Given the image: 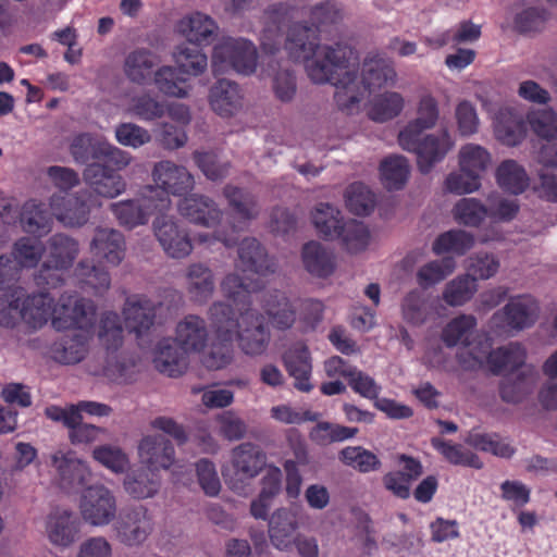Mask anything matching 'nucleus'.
Segmentation results:
<instances>
[{
  "instance_id": "nucleus-1",
  "label": "nucleus",
  "mask_w": 557,
  "mask_h": 557,
  "mask_svg": "<svg viewBox=\"0 0 557 557\" xmlns=\"http://www.w3.org/2000/svg\"><path fill=\"white\" fill-rule=\"evenodd\" d=\"M285 50L289 58L304 64L310 81L335 86V102L347 113L357 112L372 90L397 82V73L388 60L368 58L359 69L358 55L349 46L323 41L312 28L302 25L290 28Z\"/></svg>"
},
{
  "instance_id": "nucleus-2",
  "label": "nucleus",
  "mask_w": 557,
  "mask_h": 557,
  "mask_svg": "<svg viewBox=\"0 0 557 557\" xmlns=\"http://www.w3.org/2000/svg\"><path fill=\"white\" fill-rule=\"evenodd\" d=\"M237 268L246 273L245 280L236 273H230L221 282L223 295L235 308L224 302H215L210 308L215 337L203 360L209 369H222L232 361V343L235 337L242 351L249 356L262 355L270 342V333L261 315L250 307L249 293L256 286L249 281L253 274L273 273L276 264L268 258L257 239L245 238L239 245Z\"/></svg>"
},
{
  "instance_id": "nucleus-3",
  "label": "nucleus",
  "mask_w": 557,
  "mask_h": 557,
  "mask_svg": "<svg viewBox=\"0 0 557 557\" xmlns=\"http://www.w3.org/2000/svg\"><path fill=\"white\" fill-rule=\"evenodd\" d=\"M473 360H465L467 369L486 368L495 373L513 372L523 367L521 377L517 381L507 380L500 388L502 397L509 403H518L533 389L535 370L525 366L527 351L518 343H511L497 350H491V343L484 339L475 348Z\"/></svg>"
},
{
  "instance_id": "nucleus-4",
  "label": "nucleus",
  "mask_w": 557,
  "mask_h": 557,
  "mask_svg": "<svg viewBox=\"0 0 557 557\" xmlns=\"http://www.w3.org/2000/svg\"><path fill=\"white\" fill-rule=\"evenodd\" d=\"M211 66L214 74L234 71L250 75L257 67V49L251 41L244 38H223L213 48Z\"/></svg>"
},
{
  "instance_id": "nucleus-5",
  "label": "nucleus",
  "mask_w": 557,
  "mask_h": 557,
  "mask_svg": "<svg viewBox=\"0 0 557 557\" xmlns=\"http://www.w3.org/2000/svg\"><path fill=\"white\" fill-rule=\"evenodd\" d=\"M264 453L251 443L236 446L231 453V467L223 470L228 486L238 494H246L249 481L265 466Z\"/></svg>"
},
{
  "instance_id": "nucleus-6",
  "label": "nucleus",
  "mask_w": 557,
  "mask_h": 557,
  "mask_svg": "<svg viewBox=\"0 0 557 557\" xmlns=\"http://www.w3.org/2000/svg\"><path fill=\"white\" fill-rule=\"evenodd\" d=\"M158 191L152 186L143 188L136 198L113 202L110 208L119 223L125 227L134 228L144 225L156 212L168 210L171 199L159 197L154 199Z\"/></svg>"
},
{
  "instance_id": "nucleus-7",
  "label": "nucleus",
  "mask_w": 557,
  "mask_h": 557,
  "mask_svg": "<svg viewBox=\"0 0 557 557\" xmlns=\"http://www.w3.org/2000/svg\"><path fill=\"white\" fill-rule=\"evenodd\" d=\"M81 519L88 525L103 528L116 518L117 500L109 487L101 483L83 490L78 499Z\"/></svg>"
},
{
  "instance_id": "nucleus-8",
  "label": "nucleus",
  "mask_w": 557,
  "mask_h": 557,
  "mask_svg": "<svg viewBox=\"0 0 557 557\" xmlns=\"http://www.w3.org/2000/svg\"><path fill=\"white\" fill-rule=\"evenodd\" d=\"M411 140L412 144L408 146L403 143V139H397V143L401 149L417 156V165L423 174L429 173L436 163L443 161L456 144L447 127L435 133L412 136Z\"/></svg>"
},
{
  "instance_id": "nucleus-9",
  "label": "nucleus",
  "mask_w": 557,
  "mask_h": 557,
  "mask_svg": "<svg viewBox=\"0 0 557 557\" xmlns=\"http://www.w3.org/2000/svg\"><path fill=\"white\" fill-rule=\"evenodd\" d=\"M479 100L492 122L496 140L509 147L519 145L525 136V128L518 112L490 98L479 97Z\"/></svg>"
},
{
  "instance_id": "nucleus-10",
  "label": "nucleus",
  "mask_w": 557,
  "mask_h": 557,
  "mask_svg": "<svg viewBox=\"0 0 557 557\" xmlns=\"http://www.w3.org/2000/svg\"><path fill=\"white\" fill-rule=\"evenodd\" d=\"M50 459L53 469V482L65 493L77 491L92 478V470L88 462L78 458L71 450H57Z\"/></svg>"
},
{
  "instance_id": "nucleus-11",
  "label": "nucleus",
  "mask_w": 557,
  "mask_h": 557,
  "mask_svg": "<svg viewBox=\"0 0 557 557\" xmlns=\"http://www.w3.org/2000/svg\"><path fill=\"white\" fill-rule=\"evenodd\" d=\"M95 317L96 308L91 301L76 295H62L55 302L53 327L88 332L94 329Z\"/></svg>"
},
{
  "instance_id": "nucleus-12",
  "label": "nucleus",
  "mask_w": 557,
  "mask_h": 557,
  "mask_svg": "<svg viewBox=\"0 0 557 557\" xmlns=\"http://www.w3.org/2000/svg\"><path fill=\"white\" fill-rule=\"evenodd\" d=\"M539 312V304L531 295H519L493 314L491 325L499 331H521L536 322Z\"/></svg>"
},
{
  "instance_id": "nucleus-13",
  "label": "nucleus",
  "mask_w": 557,
  "mask_h": 557,
  "mask_svg": "<svg viewBox=\"0 0 557 557\" xmlns=\"http://www.w3.org/2000/svg\"><path fill=\"white\" fill-rule=\"evenodd\" d=\"M98 339L107 355L106 375L114 381L123 376V366L120 362V349L123 345L124 335L120 318L114 312L104 313L98 326Z\"/></svg>"
},
{
  "instance_id": "nucleus-14",
  "label": "nucleus",
  "mask_w": 557,
  "mask_h": 557,
  "mask_svg": "<svg viewBox=\"0 0 557 557\" xmlns=\"http://www.w3.org/2000/svg\"><path fill=\"white\" fill-rule=\"evenodd\" d=\"M154 189L158 194L154 199L159 197H166L169 195L180 196L194 189L195 180L191 173L182 165L175 164L172 161H160L153 165L151 172Z\"/></svg>"
},
{
  "instance_id": "nucleus-15",
  "label": "nucleus",
  "mask_w": 557,
  "mask_h": 557,
  "mask_svg": "<svg viewBox=\"0 0 557 557\" xmlns=\"http://www.w3.org/2000/svg\"><path fill=\"white\" fill-rule=\"evenodd\" d=\"M151 531L152 522L144 506L123 510L114 523L116 539L128 547L141 545Z\"/></svg>"
},
{
  "instance_id": "nucleus-16",
  "label": "nucleus",
  "mask_w": 557,
  "mask_h": 557,
  "mask_svg": "<svg viewBox=\"0 0 557 557\" xmlns=\"http://www.w3.org/2000/svg\"><path fill=\"white\" fill-rule=\"evenodd\" d=\"M101 202L92 196L54 195L50 199L52 214L66 226H81L88 221L91 208L100 207Z\"/></svg>"
},
{
  "instance_id": "nucleus-17",
  "label": "nucleus",
  "mask_w": 557,
  "mask_h": 557,
  "mask_svg": "<svg viewBox=\"0 0 557 557\" xmlns=\"http://www.w3.org/2000/svg\"><path fill=\"white\" fill-rule=\"evenodd\" d=\"M46 536L57 547L67 548L79 537L81 521L70 508H55L46 519Z\"/></svg>"
},
{
  "instance_id": "nucleus-18",
  "label": "nucleus",
  "mask_w": 557,
  "mask_h": 557,
  "mask_svg": "<svg viewBox=\"0 0 557 557\" xmlns=\"http://www.w3.org/2000/svg\"><path fill=\"white\" fill-rule=\"evenodd\" d=\"M441 110L436 98L425 92L418 99L414 109V117L409 120L400 129L397 139L408 146L412 144V136L422 135L424 132L433 129L440 120Z\"/></svg>"
},
{
  "instance_id": "nucleus-19",
  "label": "nucleus",
  "mask_w": 557,
  "mask_h": 557,
  "mask_svg": "<svg viewBox=\"0 0 557 557\" xmlns=\"http://www.w3.org/2000/svg\"><path fill=\"white\" fill-rule=\"evenodd\" d=\"M154 235L165 253L171 258H185L193 245L186 230L172 218H157L153 222Z\"/></svg>"
},
{
  "instance_id": "nucleus-20",
  "label": "nucleus",
  "mask_w": 557,
  "mask_h": 557,
  "mask_svg": "<svg viewBox=\"0 0 557 557\" xmlns=\"http://www.w3.org/2000/svg\"><path fill=\"white\" fill-rule=\"evenodd\" d=\"M177 211L189 223L208 228L216 226L223 216V211L213 199L196 194L181 199Z\"/></svg>"
},
{
  "instance_id": "nucleus-21",
  "label": "nucleus",
  "mask_w": 557,
  "mask_h": 557,
  "mask_svg": "<svg viewBox=\"0 0 557 557\" xmlns=\"http://www.w3.org/2000/svg\"><path fill=\"white\" fill-rule=\"evenodd\" d=\"M83 177L88 187L86 195L92 196L98 201H100L99 198H115L126 190V182L121 175L99 164L88 165Z\"/></svg>"
},
{
  "instance_id": "nucleus-22",
  "label": "nucleus",
  "mask_w": 557,
  "mask_h": 557,
  "mask_svg": "<svg viewBox=\"0 0 557 557\" xmlns=\"http://www.w3.org/2000/svg\"><path fill=\"white\" fill-rule=\"evenodd\" d=\"M78 253L77 243L62 234L52 236L49 240V256L44 264L41 273L42 280L48 285H55L59 275L50 271H61L67 269Z\"/></svg>"
},
{
  "instance_id": "nucleus-23",
  "label": "nucleus",
  "mask_w": 557,
  "mask_h": 557,
  "mask_svg": "<svg viewBox=\"0 0 557 557\" xmlns=\"http://www.w3.org/2000/svg\"><path fill=\"white\" fill-rule=\"evenodd\" d=\"M301 509L297 507L277 508L269 518V536L278 550L292 547L293 534L300 527Z\"/></svg>"
},
{
  "instance_id": "nucleus-24",
  "label": "nucleus",
  "mask_w": 557,
  "mask_h": 557,
  "mask_svg": "<svg viewBox=\"0 0 557 557\" xmlns=\"http://www.w3.org/2000/svg\"><path fill=\"white\" fill-rule=\"evenodd\" d=\"M138 458L151 472L169 469L174 462V448L162 435H146L138 444Z\"/></svg>"
},
{
  "instance_id": "nucleus-25",
  "label": "nucleus",
  "mask_w": 557,
  "mask_h": 557,
  "mask_svg": "<svg viewBox=\"0 0 557 557\" xmlns=\"http://www.w3.org/2000/svg\"><path fill=\"white\" fill-rule=\"evenodd\" d=\"M176 33L189 44L209 45L218 35V24L208 14L193 12L183 16L175 25Z\"/></svg>"
},
{
  "instance_id": "nucleus-26",
  "label": "nucleus",
  "mask_w": 557,
  "mask_h": 557,
  "mask_svg": "<svg viewBox=\"0 0 557 557\" xmlns=\"http://www.w3.org/2000/svg\"><path fill=\"white\" fill-rule=\"evenodd\" d=\"M45 413L52 421L62 422L69 429V437L73 444H90L107 435L106 429L83 423V417H78L75 411L65 416L61 407L49 406Z\"/></svg>"
},
{
  "instance_id": "nucleus-27",
  "label": "nucleus",
  "mask_w": 557,
  "mask_h": 557,
  "mask_svg": "<svg viewBox=\"0 0 557 557\" xmlns=\"http://www.w3.org/2000/svg\"><path fill=\"white\" fill-rule=\"evenodd\" d=\"M476 329V319L472 314H459L448 321L446 325L442 330L441 338L444 344L448 347L455 346H463L467 348V352L469 358H462V363L465 364V360H473V354L478 350L475 349L480 343H472L473 335Z\"/></svg>"
},
{
  "instance_id": "nucleus-28",
  "label": "nucleus",
  "mask_w": 557,
  "mask_h": 557,
  "mask_svg": "<svg viewBox=\"0 0 557 557\" xmlns=\"http://www.w3.org/2000/svg\"><path fill=\"white\" fill-rule=\"evenodd\" d=\"M154 368L169 376L181 375L188 367V355L177 346L174 338H163L154 347Z\"/></svg>"
},
{
  "instance_id": "nucleus-29",
  "label": "nucleus",
  "mask_w": 557,
  "mask_h": 557,
  "mask_svg": "<svg viewBox=\"0 0 557 557\" xmlns=\"http://www.w3.org/2000/svg\"><path fill=\"white\" fill-rule=\"evenodd\" d=\"M209 104L222 117H231L243 109V94L238 85L226 81H218L210 89Z\"/></svg>"
},
{
  "instance_id": "nucleus-30",
  "label": "nucleus",
  "mask_w": 557,
  "mask_h": 557,
  "mask_svg": "<svg viewBox=\"0 0 557 557\" xmlns=\"http://www.w3.org/2000/svg\"><path fill=\"white\" fill-rule=\"evenodd\" d=\"M208 341L206 322L198 315H187L175 327L174 342L189 356L200 352Z\"/></svg>"
},
{
  "instance_id": "nucleus-31",
  "label": "nucleus",
  "mask_w": 557,
  "mask_h": 557,
  "mask_svg": "<svg viewBox=\"0 0 557 557\" xmlns=\"http://www.w3.org/2000/svg\"><path fill=\"white\" fill-rule=\"evenodd\" d=\"M94 256L110 265H119L125 256L123 235L113 228H98L90 244Z\"/></svg>"
},
{
  "instance_id": "nucleus-32",
  "label": "nucleus",
  "mask_w": 557,
  "mask_h": 557,
  "mask_svg": "<svg viewBox=\"0 0 557 557\" xmlns=\"http://www.w3.org/2000/svg\"><path fill=\"white\" fill-rule=\"evenodd\" d=\"M283 361L289 375L295 380V387L301 392L311 391L312 364L307 346L301 343L293 345L285 351Z\"/></svg>"
},
{
  "instance_id": "nucleus-33",
  "label": "nucleus",
  "mask_w": 557,
  "mask_h": 557,
  "mask_svg": "<svg viewBox=\"0 0 557 557\" xmlns=\"http://www.w3.org/2000/svg\"><path fill=\"white\" fill-rule=\"evenodd\" d=\"M55 301L48 294L28 296L21 302V319L33 331L39 330L50 320L53 325Z\"/></svg>"
},
{
  "instance_id": "nucleus-34",
  "label": "nucleus",
  "mask_w": 557,
  "mask_h": 557,
  "mask_svg": "<svg viewBox=\"0 0 557 557\" xmlns=\"http://www.w3.org/2000/svg\"><path fill=\"white\" fill-rule=\"evenodd\" d=\"M94 331H76L72 336L64 337L53 344L51 348L52 358L63 364H75L85 359L89 352Z\"/></svg>"
},
{
  "instance_id": "nucleus-35",
  "label": "nucleus",
  "mask_w": 557,
  "mask_h": 557,
  "mask_svg": "<svg viewBox=\"0 0 557 557\" xmlns=\"http://www.w3.org/2000/svg\"><path fill=\"white\" fill-rule=\"evenodd\" d=\"M123 314L128 331L139 337L153 325L156 306L145 297L134 296L125 302Z\"/></svg>"
},
{
  "instance_id": "nucleus-36",
  "label": "nucleus",
  "mask_w": 557,
  "mask_h": 557,
  "mask_svg": "<svg viewBox=\"0 0 557 557\" xmlns=\"http://www.w3.org/2000/svg\"><path fill=\"white\" fill-rule=\"evenodd\" d=\"M159 63L160 59L154 52L136 49L126 55L123 71L132 83L145 85L153 78L154 69Z\"/></svg>"
},
{
  "instance_id": "nucleus-37",
  "label": "nucleus",
  "mask_w": 557,
  "mask_h": 557,
  "mask_svg": "<svg viewBox=\"0 0 557 557\" xmlns=\"http://www.w3.org/2000/svg\"><path fill=\"white\" fill-rule=\"evenodd\" d=\"M457 160L459 170L470 173L481 181L492 168L493 156L486 147L467 143L460 146Z\"/></svg>"
},
{
  "instance_id": "nucleus-38",
  "label": "nucleus",
  "mask_w": 557,
  "mask_h": 557,
  "mask_svg": "<svg viewBox=\"0 0 557 557\" xmlns=\"http://www.w3.org/2000/svg\"><path fill=\"white\" fill-rule=\"evenodd\" d=\"M262 309L272 325L280 330L290 327L296 320V308L281 292L273 290L262 295Z\"/></svg>"
},
{
  "instance_id": "nucleus-39",
  "label": "nucleus",
  "mask_w": 557,
  "mask_h": 557,
  "mask_svg": "<svg viewBox=\"0 0 557 557\" xmlns=\"http://www.w3.org/2000/svg\"><path fill=\"white\" fill-rule=\"evenodd\" d=\"M186 289L195 302H206L215 288L214 276L210 268L201 263H193L186 270Z\"/></svg>"
},
{
  "instance_id": "nucleus-40",
  "label": "nucleus",
  "mask_w": 557,
  "mask_h": 557,
  "mask_svg": "<svg viewBox=\"0 0 557 557\" xmlns=\"http://www.w3.org/2000/svg\"><path fill=\"white\" fill-rule=\"evenodd\" d=\"M406 107L405 97L397 91H384L374 95L369 101L368 116L377 123L397 117Z\"/></svg>"
},
{
  "instance_id": "nucleus-41",
  "label": "nucleus",
  "mask_w": 557,
  "mask_h": 557,
  "mask_svg": "<svg viewBox=\"0 0 557 557\" xmlns=\"http://www.w3.org/2000/svg\"><path fill=\"white\" fill-rule=\"evenodd\" d=\"M18 223L24 232L44 236L51 230L52 216L44 203L29 200L21 209Z\"/></svg>"
},
{
  "instance_id": "nucleus-42",
  "label": "nucleus",
  "mask_w": 557,
  "mask_h": 557,
  "mask_svg": "<svg viewBox=\"0 0 557 557\" xmlns=\"http://www.w3.org/2000/svg\"><path fill=\"white\" fill-rule=\"evenodd\" d=\"M172 59L180 74L196 77L206 72L208 67L207 54L197 47L180 44L172 51Z\"/></svg>"
},
{
  "instance_id": "nucleus-43",
  "label": "nucleus",
  "mask_w": 557,
  "mask_h": 557,
  "mask_svg": "<svg viewBox=\"0 0 557 557\" xmlns=\"http://www.w3.org/2000/svg\"><path fill=\"white\" fill-rule=\"evenodd\" d=\"M306 270L318 277H326L334 272V255L318 242L307 243L301 252Z\"/></svg>"
},
{
  "instance_id": "nucleus-44",
  "label": "nucleus",
  "mask_w": 557,
  "mask_h": 557,
  "mask_svg": "<svg viewBox=\"0 0 557 557\" xmlns=\"http://www.w3.org/2000/svg\"><path fill=\"white\" fill-rule=\"evenodd\" d=\"M152 81L159 91L169 97L185 98L191 89L188 78L180 74L176 66H160L156 70Z\"/></svg>"
},
{
  "instance_id": "nucleus-45",
  "label": "nucleus",
  "mask_w": 557,
  "mask_h": 557,
  "mask_svg": "<svg viewBox=\"0 0 557 557\" xmlns=\"http://www.w3.org/2000/svg\"><path fill=\"white\" fill-rule=\"evenodd\" d=\"M380 180L385 188L397 190L405 186L410 174L408 160L400 154L384 158L379 166Z\"/></svg>"
},
{
  "instance_id": "nucleus-46",
  "label": "nucleus",
  "mask_w": 557,
  "mask_h": 557,
  "mask_svg": "<svg viewBox=\"0 0 557 557\" xmlns=\"http://www.w3.org/2000/svg\"><path fill=\"white\" fill-rule=\"evenodd\" d=\"M496 182L504 190L518 195L528 188L530 178L520 163L507 159L500 162L496 169Z\"/></svg>"
},
{
  "instance_id": "nucleus-47",
  "label": "nucleus",
  "mask_w": 557,
  "mask_h": 557,
  "mask_svg": "<svg viewBox=\"0 0 557 557\" xmlns=\"http://www.w3.org/2000/svg\"><path fill=\"white\" fill-rule=\"evenodd\" d=\"M311 221L319 234L326 238H337L345 224L338 208L321 202L311 212Z\"/></svg>"
},
{
  "instance_id": "nucleus-48",
  "label": "nucleus",
  "mask_w": 557,
  "mask_h": 557,
  "mask_svg": "<svg viewBox=\"0 0 557 557\" xmlns=\"http://www.w3.org/2000/svg\"><path fill=\"white\" fill-rule=\"evenodd\" d=\"M123 488L135 499H147L158 494L160 481L154 472L149 470L132 472L124 478Z\"/></svg>"
},
{
  "instance_id": "nucleus-49",
  "label": "nucleus",
  "mask_w": 557,
  "mask_h": 557,
  "mask_svg": "<svg viewBox=\"0 0 557 557\" xmlns=\"http://www.w3.org/2000/svg\"><path fill=\"white\" fill-rule=\"evenodd\" d=\"M45 247L41 242L30 237H21L14 242L10 257L22 271L38 264L42 258Z\"/></svg>"
},
{
  "instance_id": "nucleus-50",
  "label": "nucleus",
  "mask_w": 557,
  "mask_h": 557,
  "mask_svg": "<svg viewBox=\"0 0 557 557\" xmlns=\"http://www.w3.org/2000/svg\"><path fill=\"white\" fill-rule=\"evenodd\" d=\"M126 112L144 122L161 119L166 111L163 102L149 92L132 97L126 106Z\"/></svg>"
},
{
  "instance_id": "nucleus-51",
  "label": "nucleus",
  "mask_w": 557,
  "mask_h": 557,
  "mask_svg": "<svg viewBox=\"0 0 557 557\" xmlns=\"http://www.w3.org/2000/svg\"><path fill=\"white\" fill-rule=\"evenodd\" d=\"M346 208L356 215H369L376 206L374 193L362 183L350 184L344 194Z\"/></svg>"
},
{
  "instance_id": "nucleus-52",
  "label": "nucleus",
  "mask_w": 557,
  "mask_h": 557,
  "mask_svg": "<svg viewBox=\"0 0 557 557\" xmlns=\"http://www.w3.org/2000/svg\"><path fill=\"white\" fill-rule=\"evenodd\" d=\"M91 457L114 474L125 473L131 467L128 455L116 445H98L92 449Z\"/></svg>"
},
{
  "instance_id": "nucleus-53",
  "label": "nucleus",
  "mask_w": 557,
  "mask_h": 557,
  "mask_svg": "<svg viewBox=\"0 0 557 557\" xmlns=\"http://www.w3.org/2000/svg\"><path fill=\"white\" fill-rule=\"evenodd\" d=\"M432 446L443 456L449 463L457 466L471 467L474 469L482 468L480 458L465 449L461 445L445 441L441 437L432 438Z\"/></svg>"
},
{
  "instance_id": "nucleus-54",
  "label": "nucleus",
  "mask_w": 557,
  "mask_h": 557,
  "mask_svg": "<svg viewBox=\"0 0 557 557\" xmlns=\"http://www.w3.org/2000/svg\"><path fill=\"white\" fill-rule=\"evenodd\" d=\"M451 214L457 223L478 227L487 218V208L476 198H461L453 207Z\"/></svg>"
},
{
  "instance_id": "nucleus-55",
  "label": "nucleus",
  "mask_w": 557,
  "mask_h": 557,
  "mask_svg": "<svg viewBox=\"0 0 557 557\" xmlns=\"http://www.w3.org/2000/svg\"><path fill=\"white\" fill-rule=\"evenodd\" d=\"M337 238H341L344 248L349 253H359L369 247L371 234L364 223L349 220L345 222Z\"/></svg>"
},
{
  "instance_id": "nucleus-56",
  "label": "nucleus",
  "mask_w": 557,
  "mask_h": 557,
  "mask_svg": "<svg viewBox=\"0 0 557 557\" xmlns=\"http://www.w3.org/2000/svg\"><path fill=\"white\" fill-rule=\"evenodd\" d=\"M478 286L470 275H459L449 281L443 292L444 301L451 307L467 304L476 293Z\"/></svg>"
},
{
  "instance_id": "nucleus-57",
  "label": "nucleus",
  "mask_w": 557,
  "mask_h": 557,
  "mask_svg": "<svg viewBox=\"0 0 557 557\" xmlns=\"http://www.w3.org/2000/svg\"><path fill=\"white\" fill-rule=\"evenodd\" d=\"M473 245L474 237L472 234L461 230L448 231L435 239L432 250L436 255L445 252L463 255L470 250Z\"/></svg>"
},
{
  "instance_id": "nucleus-58",
  "label": "nucleus",
  "mask_w": 557,
  "mask_h": 557,
  "mask_svg": "<svg viewBox=\"0 0 557 557\" xmlns=\"http://www.w3.org/2000/svg\"><path fill=\"white\" fill-rule=\"evenodd\" d=\"M339 460L362 473L376 471L381 468V461L377 456L361 446L343 448L339 453Z\"/></svg>"
},
{
  "instance_id": "nucleus-59",
  "label": "nucleus",
  "mask_w": 557,
  "mask_h": 557,
  "mask_svg": "<svg viewBox=\"0 0 557 557\" xmlns=\"http://www.w3.org/2000/svg\"><path fill=\"white\" fill-rule=\"evenodd\" d=\"M525 120L536 136L547 140L557 137V113L552 108L531 110Z\"/></svg>"
},
{
  "instance_id": "nucleus-60",
  "label": "nucleus",
  "mask_w": 557,
  "mask_h": 557,
  "mask_svg": "<svg viewBox=\"0 0 557 557\" xmlns=\"http://www.w3.org/2000/svg\"><path fill=\"white\" fill-rule=\"evenodd\" d=\"M224 196L227 199L230 207L238 218L244 221H250L257 218L259 207L255 197L250 193L234 186H226L224 188Z\"/></svg>"
},
{
  "instance_id": "nucleus-61",
  "label": "nucleus",
  "mask_w": 557,
  "mask_h": 557,
  "mask_svg": "<svg viewBox=\"0 0 557 557\" xmlns=\"http://www.w3.org/2000/svg\"><path fill=\"white\" fill-rule=\"evenodd\" d=\"M466 443L479 450L502 458H509L515 453L510 443L497 434L470 433L466 438Z\"/></svg>"
},
{
  "instance_id": "nucleus-62",
  "label": "nucleus",
  "mask_w": 557,
  "mask_h": 557,
  "mask_svg": "<svg viewBox=\"0 0 557 557\" xmlns=\"http://www.w3.org/2000/svg\"><path fill=\"white\" fill-rule=\"evenodd\" d=\"M456 269V262L451 258L435 260L425 263L417 272V282L423 287H431L450 275Z\"/></svg>"
},
{
  "instance_id": "nucleus-63",
  "label": "nucleus",
  "mask_w": 557,
  "mask_h": 557,
  "mask_svg": "<svg viewBox=\"0 0 557 557\" xmlns=\"http://www.w3.org/2000/svg\"><path fill=\"white\" fill-rule=\"evenodd\" d=\"M542 372L546 377L542 386L539 399L547 409L557 408V349L545 360Z\"/></svg>"
},
{
  "instance_id": "nucleus-64",
  "label": "nucleus",
  "mask_w": 557,
  "mask_h": 557,
  "mask_svg": "<svg viewBox=\"0 0 557 557\" xmlns=\"http://www.w3.org/2000/svg\"><path fill=\"white\" fill-rule=\"evenodd\" d=\"M76 277L78 284L84 289H91L94 293L99 294L110 287V275L103 269L82 261L76 269Z\"/></svg>"
}]
</instances>
